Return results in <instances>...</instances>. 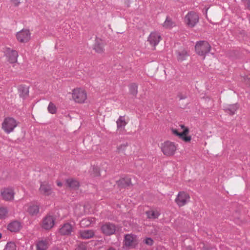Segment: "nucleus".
<instances>
[{"instance_id": "a18cd8bd", "label": "nucleus", "mask_w": 250, "mask_h": 250, "mask_svg": "<svg viewBox=\"0 0 250 250\" xmlns=\"http://www.w3.org/2000/svg\"><path fill=\"white\" fill-rule=\"evenodd\" d=\"M107 250H115V249H114L112 247H111L109 249H108Z\"/></svg>"}, {"instance_id": "9d476101", "label": "nucleus", "mask_w": 250, "mask_h": 250, "mask_svg": "<svg viewBox=\"0 0 250 250\" xmlns=\"http://www.w3.org/2000/svg\"><path fill=\"white\" fill-rule=\"evenodd\" d=\"M39 210V205L37 203H30L25 206V210L31 216L37 215Z\"/></svg>"}, {"instance_id": "c9c22d12", "label": "nucleus", "mask_w": 250, "mask_h": 250, "mask_svg": "<svg viewBox=\"0 0 250 250\" xmlns=\"http://www.w3.org/2000/svg\"><path fill=\"white\" fill-rule=\"evenodd\" d=\"M87 247L85 244L81 243L78 244L75 250H86Z\"/></svg>"}, {"instance_id": "f704fd0d", "label": "nucleus", "mask_w": 250, "mask_h": 250, "mask_svg": "<svg viewBox=\"0 0 250 250\" xmlns=\"http://www.w3.org/2000/svg\"><path fill=\"white\" fill-rule=\"evenodd\" d=\"M7 209L4 207H0V219L4 218L7 213Z\"/></svg>"}, {"instance_id": "f3484780", "label": "nucleus", "mask_w": 250, "mask_h": 250, "mask_svg": "<svg viewBox=\"0 0 250 250\" xmlns=\"http://www.w3.org/2000/svg\"><path fill=\"white\" fill-rule=\"evenodd\" d=\"M161 39V37L159 33L157 32H152L149 35L147 41L150 43V44L153 46H155L157 44H158L160 40Z\"/></svg>"}, {"instance_id": "4c0bfd02", "label": "nucleus", "mask_w": 250, "mask_h": 250, "mask_svg": "<svg viewBox=\"0 0 250 250\" xmlns=\"http://www.w3.org/2000/svg\"><path fill=\"white\" fill-rule=\"evenodd\" d=\"M153 240L151 238H146L145 240V243L149 246L153 245Z\"/></svg>"}, {"instance_id": "a211bd4d", "label": "nucleus", "mask_w": 250, "mask_h": 250, "mask_svg": "<svg viewBox=\"0 0 250 250\" xmlns=\"http://www.w3.org/2000/svg\"><path fill=\"white\" fill-rule=\"evenodd\" d=\"M104 43L100 38L96 37L93 45V49L98 53H102L104 51Z\"/></svg>"}, {"instance_id": "20e7f679", "label": "nucleus", "mask_w": 250, "mask_h": 250, "mask_svg": "<svg viewBox=\"0 0 250 250\" xmlns=\"http://www.w3.org/2000/svg\"><path fill=\"white\" fill-rule=\"evenodd\" d=\"M72 98L76 102L83 103L86 99V93L81 88L75 89L73 91Z\"/></svg>"}, {"instance_id": "39448f33", "label": "nucleus", "mask_w": 250, "mask_h": 250, "mask_svg": "<svg viewBox=\"0 0 250 250\" xmlns=\"http://www.w3.org/2000/svg\"><path fill=\"white\" fill-rule=\"evenodd\" d=\"M161 149L165 155H173L176 149V147L173 143L167 141L162 146Z\"/></svg>"}, {"instance_id": "2f4dec72", "label": "nucleus", "mask_w": 250, "mask_h": 250, "mask_svg": "<svg viewBox=\"0 0 250 250\" xmlns=\"http://www.w3.org/2000/svg\"><path fill=\"white\" fill-rule=\"evenodd\" d=\"M3 250H16V246L14 242H8Z\"/></svg>"}, {"instance_id": "ddd939ff", "label": "nucleus", "mask_w": 250, "mask_h": 250, "mask_svg": "<svg viewBox=\"0 0 250 250\" xmlns=\"http://www.w3.org/2000/svg\"><path fill=\"white\" fill-rule=\"evenodd\" d=\"M55 219L52 216L47 215L43 220L42 223V228L45 229H49L54 225Z\"/></svg>"}, {"instance_id": "5701e85b", "label": "nucleus", "mask_w": 250, "mask_h": 250, "mask_svg": "<svg viewBox=\"0 0 250 250\" xmlns=\"http://www.w3.org/2000/svg\"><path fill=\"white\" fill-rule=\"evenodd\" d=\"M80 235L83 239H88L93 238L95 232L93 230H82L80 231Z\"/></svg>"}, {"instance_id": "dca6fc26", "label": "nucleus", "mask_w": 250, "mask_h": 250, "mask_svg": "<svg viewBox=\"0 0 250 250\" xmlns=\"http://www.w3.org/2000/svg\"><path fill=\"white\" fill-rule=\"evenodd\" d=\"M39 191L44 195L48 196L51 194L52 189L50 185L46 182H41Z\"/></svg>"}, {"instance_id": "ea45409f", "label": "nucleus", "mask_w": 250, "mask_h": 250, "mask_svg": "<svg viewBox=\"0 0 250 250\" xmlns=\"http://www.w3.org/2000/svg\"><path fill=\"white\" fill-rule=\"evenodd\" d=\"M178 97L179 98L180 100L186 98V96L182 95L181 94H178Z\"/></svg>"}, {"instance_id": "f03ea898", "label": "nucleus", "mask_w": 250, "mask_h": 250, "mask_svg": "<svg viewBox=\"0 0 250 250\" xmlns=\"http://www.w3.org/2000/svg\"><path fill=\"white\" fill-rule=\"evenodd\" d=\"M199 21V16L194 11L189 12L185 17V22L189 27H193Z\"/></svg>"}, {"instance_id": "c85d7f7f", "label": "nucleus", "mask_w": 250, "mask_h": 250, "mask_svg": "<svg viewBox=\"0 0 250 250\" xmlns=\"http://www.w3.org/2000/svg\"><path fill=\"white\" fill-rule=\"evenodd\" d=\"M146 213L147 215V217L149 219H155L158 218L160 215V213L158 211L152 210L147 211Z\"/></svg>"}, {"instance_id": "f8f14e48", "label": "nucleus", "mask_w": 250, "mask_h": 250, "mask_svg": "<svg viewBox=\"0 0 250 250\" xmlns=\"http://www.w3.org/2000/svg\"><path fill=\"white\" fill-rule=\"evenodd\" d=\"M116 184L120 188H127L132 185L131 178L128 176L121 177L116 181Z\"/></svg>"}, {"instance_id": "79ce46f5", "label": "nucleus", "mask_w": 250, "mask_h": 250, "mask_svg": "<svg viewBox=\"0 0 250 250\" xmlns=\"http://www.w3.org/2000/svg\"><path fill=\"white\" fill-rule=\"evenodd\" d=\"M180 126L181 128L183 129V130H185L186 128H188L187 127H186L184 125H180Z\"/></svg>"}, {"instance_id": "bb28decb", "label": "nucleus", "mask_w": 250, "mask_h": 250, "mask_svg": "<svg viewBox=\"0 0 250 250\" xmlns=\"http://www.w3.org/2000/svg\"><path fill=\"white\" fill-rule=\"evenodd\" d=\"M94 219L93 218H85L82 219L80 222V225L82 227H88L94 222Z\"/></svg>"}, {"instance_id": "7c9ffc66", "label": "nucleus", "mask_w": 250, "mask_h": 250, "mask_svg": "<svg viewBox=\"0 0 250 250\" xmlns=\"http://www.w3.org/2000/svg\"><path fill=\"white\" fill-rule=\"evenodd\" d=\"M117 126L118 129L125 127L127 123L125 121L124 116H120L119 119L116 121Z\"/></svg>"}, {"instance_id": "aec40b11", "label": "nucleus", "mask_w": 250, "mask_h": 250, "mask_svg": "<svg viewBox=\"0 0 250 250\" xmlns=\"http://www.w3.org/2000/svg\"><path fill=\"white\" fill-rule=\"evenodd\" d=\"M18 93L21 98H26L29 95V87L23 84L20 85L18 88Z\"/></svg>"}, {"instance_id": "c03bdc74", "label": "nucleus", "mask_w": 250, "mask_h": 250, "mask_svg": "<svg viewBox=\"0 0 250 250\" xmlns=\"http://www.w3.org/2000/svg\"><path fill=\"white\" fill-rule=\"evenodd\" d=\"M235 222L237 224H238L239 225L240 224V221L239 220V219H235Z\"/></svg>"}, {"instance_id": "423d86ee", "label": "nucleus", "mask_w": 250, "mask_h": 250, "mask_svg": "<svg viewBox=\"0 0 250 250\" xmlns=\"http://www.w3.org/2000/svg\"><path fill=\"white\" fill-rule=\"evenodd\" d=\"M3 52L8 62L11 63L17 62L18 53L16 50L6 47Z\"/></svg>"}, {"instance_id": "a878e982", "label": "nucleus", "mask_w": 250, "mask_h": 250, "mask_svg": "<svg viewBox=\"0 0 250 250\" xmlns=\"http://www.w3.org/2000/svg\"><path fill=\"white\" fill-rule=\"evenodd\" d=\"M238 106L237 104H233L229 105L225 108V111L230 115L234 114L235 111L237 110Z\"/></svg>"}, {"instance_id": "7ed1b4c3", "label": "nucleus", "mask_w": 250, "mask_h": 250, "mask_svg": "<svg viewBox=\"0 0 250 250\" xmlns=\"http://www.w3.org/2000/svg\"><path fill=\"white\" fill-rule=\"evenodd\" d=\"M17 125L16 121L13 118L8 117L4 119L2 124V128L5 132L9 133L13 131Z\"/></svg>"}, {"instance_id": "72a5a7b5", "label": "nucleus", "mask_w": 250, "mask_h": 250, "mask_svg": "<svg viewBox=\"0 0 250 250\" xmlns=\"http://www.w3.org/2000/svg\"><path fill=\"white\" fill-rule=\"evenodd\" d=\"M127 146H128L127 143L120 145L119 146H117L116 152L118 153L124 152Z\"/></svg>"}, {"instance_id": "09e8293b", "label": "nucleus", "mask_w": 250, "mask_h": 250, "mask_svg": "<svg viewBox=\"0 0 250 250\" xmlns=\"http://www.w3.org/2000/svg\"><path fill=\"white\" fill-rule=\"evenodd\" d=\"M248 81L250 83V78L248 79Z\"/></svg>"}, {"instance_id": "4be33fe9", "label": "nucleus", "mask_w": 250, "mask_h": 250, "mask_svg": "<svg viewBox=\"0 0 250 250\" xmlns=\"http://www.w3.org/2000/svg\"><path fill=\"white\" fill-rule=\"evenodd\" d=\"M66 185L67 187L73 189H77L80 187L79 182L73 178H69L66 180Z\"/></svg>"}, {"instance_id": "0eeeda50", "label": "nucleus", "mask_w": 250, "mask_h": 250, "mask_svg": "<svg viewBox=\"0 0 250 250\" xmlns=\"http://www.w3.org/2000/svg\"><path fill=\"white\" fill-rule=\"evenodd\" d=\"M116 229L117 227L115 225L109 222L103 225L101 228L102 233L106 236L114 234L116 231Z\"/></svg>"}, {"instance_id": "473e14b6", "label": "nucleus", "mask_w": 250, "mask_h": 250, "mask_svg": "<svg viewBox=\"0 0 250 250\" xmlns=\"http://www.w3.org/2000/svg\"><path fill=\"white\" fill-rule=\"evenodd\" d=\"M47 109L48 112L51 114H55L57 111V108L56 105L50 102L48 106Z\"/></svg>"}, {"instance_id": "e433bc0d", "label": "nucleus", "mask_w": 250, "mask_h": 250, "mask_svg": "<svg viewBox=\"0 0 250 250\" xmlns=\"http://www.w3.org/2000/svg\"><path fill=\"white\" fill-rule=\"evenodd\" d=\"M93 175L94 176H98L100 175L99 168L96 167H93L92 168Z\"/></svg>"}, {"instance_id": "58836bf2", "label": "nucleus", "mask_w": 250, "mask_h": 250, "mask_svg": "<svg viewBox=\"0 0 250 250\" xmlns=\"http://www.w3.org/2000/svg\"><path fill=\"white\" fill-rule=\"evenodd\" d=\"M15 6H18L21 3V0H11Z\"/></svg>"}, {"instance_id": "1a4fd4ad", "label": "nucleus", "mask_w": 250, "mask_h": 250, "mask_svg": "<svg viewBox=\"0 0 250 250\" xmlns=\"http://www.w3.org/2000/svg\"><path fill=\"white\" fill-rule=\"evenodd\" d=\"M189 129L186 128L185 130H183L182 132H179L177 129L174 128H171V132L175 135L178 136L179 138L185 142H189L191 140V137L190 136H187V134L189 133Z\"/></svg>"}, {"instance_id": "cd10ccee", "label": "nucleus", "mask_w": 250, "mask_h": 250, "mask_svg": "<svg viewBox=\"0 0 250 250\" xmlns=\"http://www.w3.org/2000/svg\"><path fill=\"white\" fill-rule=\"evenodd\" d=\"M130 93L136 97L138 93V85L136 83H132L129 85Z\"/></svg>"}, {"instance_id": "f257e3e1", "label": "nucleus", "mask_w": 250, "mask_h": 250, "mask_svg": "<svg viewBox=\"0 0 250 250\" xmlns=\"http://www.w3.org/2000/svg\"><path fill=\"white\" fill-rule=\"evenodd\" d=\"M211 49V46L207 41H200L197 42L195 46L196 53L205 58L206 54L209 53Z\"/></svg>"}, {"instance_id": "b1692460", "label": "nucleus", "mask_w": 250, "mask_h": 250, "mask_svg": "<svg viewBox=\"0 0 250 250\" xmlns=\"http://www.w3.org/2000/svg\"><path fill=\"white\" fill-rule=\"evenodd\" d=\"M36 250H47L49 244L46 240H42L38 241L36 244Z\"/></svg>"}, {"instance_id": "49530a36", "label": "nucleus", "mask_w": 250, "mask_h": 250, "mask_svg": "<svg viewBox=\"0 0 250 250\" xmlns=\"http://www.w3.org/2000/svg\"><path fill=\"white\" fill-rule=\"evenodd\" d=\"M248 18H249V22L250 23V15L249 16Z\"/></svg>"}, {"instance_id": "6e6552de", "label": "nucleus", "mask_w": 250, "mask_h": 250, "mask_svg": "<svg viewBox=\"0 0 250 250\" xmlns=\"http://www.w3.org/2000/svg\"><path fill=\"white\" fill-rule=\"evenodd\" d=\"M189 198L190 197L188 194L184 191H180L178 193L175 202L179 207H182L188 202Z\"/></svg>"}, {"instance_id": "c756f323", "label": "nucleus", "mask_w": 250, "mask_h": 250, "mask_svg": "<svg viewBox=\"0 0 250 250\" xmlns=\"http://www.w3.org/2000/svg\"><path fill=\"white\" fill-rule=\"evenodd\" d=\"M175 25V23L172 21V20L169 17H167L164 23H163V26L166 28H171Z\"/></svg>"}, {"instance_id": "4468645a", "label": "nucleus", "mask_w": 250, "mask_h": 250, "mask_svg": "<svg viewBox=\"0 0 250 250\" xmlns=\"http://www.w3.org/2000/svg\"><path fill=\"white\" fill-rule=\"evenodd\" d=\"M137 236L133 234H127L124 236L123 241L124 247H129L133 245L136 240Z\"/></svg>"}, {"instance_id": "9b49d317", "label": "nucleus", "mask_w": 250, "mask_h": 250, "mask_svg": "<svg viewBox=\"0 0 250 250\" xmlns=\"http://www.w3.org/2000/svg\"><path fill=\"white\" fill-rule=\"evenodd\" d=\"M17 40L21 42H27L30 39V33L29 30L22 29L17 34Z\"/></svg>"}, {"instance_id": "6ab92c4d", "label": "nucleus", "mask_w": 250, "mask_h": 250, "mask_svg": "<svg viewBox=\"0 0 250 250\" xmlns=\"http://www.w3.org/2000/svg\"><path fill=\"white\" fill-rule=\"evenodd\" d=\"M1 194L3 199L9 201L13 199L14 192L12 188H6L1 191Z\"/></svg>"}, {"instance_id": "37998d69", "label": "nucleus", "mask_w": 250, "mask_h": 250, "mask_svg": "<svg viewBox=\"0 0 250 250\" xmlns=\"http://www.w3.org/2000/svg\"><path fill=\"white\" fill-rule=\"evenodd\" d=\"M57 186L59 187H62V183L61 182H57Z\"/></svg>"}, {"instance_id": "412c9836", "label": "nucleus", "mask_w": 250, "mask_h": 250, "mask_svg": "<svg viewBox=\"0 0 250 250\" xmlns=\"http://www.w3.org/2000/svg\"><path fill=\"white\" fill-rule=\"evenodd\" d=\"M21 227V223L19 222L14 221L8 225L7 229L11 232H16L20 230Z\"/></svg>"}, {"instance_id": "2eb2a0df", "label": "nucleus", "mask_w": 250, "mask_h": 250, "mask_svg": "<svg viewBox=\"0 0 250 250\" xmlns=\"http://www.w3.org/2000/svg\"><path fill=\"white\" fill-rule=\"evenodd\" d=\"M74 228L70 224L67 223L60 228L59 232L62 235H70L74 231Z\"/></svg>"}, {"instance_id": "393cba45", "label": "nucleus", "mask_w": 250, "mask_h": 250, "mask_svg": "<svg viewBox=\"0 0 250 250\" xmlns=\"http://www.w3.org/2000/svg\"><path fill=\"white\" fill-rule=\"evenodd\" d=\"M177 58L179 62H182L186 59L188 56V52L185 49L178 50L176 51Z\"/></svg>"}, {"instance_id": "de8ad7c7", "label": "nucleus", "mask_w": 250, "mask_h": 250, "mask_svg": "<svg viewBox=\"0 0 250 250\" xmlns=\"http://www.w3.org/2000/svg\"><path fill=\"white\" fill-rule=\"evenodd\" d=\"M1 237H2V234L1 233H0V239L1 238Z\"/></svg>"}, {"instance_id": "a19ab883", "label": "nucleus", "mask_w": 250, "mask_h": 250, "mask_svg": "<svg viewBox=\"0 0 250 250\" xmlns=\"http://www.w3.org/2000/svg\"><path fill=\"white\" fill-rule=\"evenodd\" d=\"M247 7L248 9L250 10V0H247Z\"/></svg>"}]
</instances>
